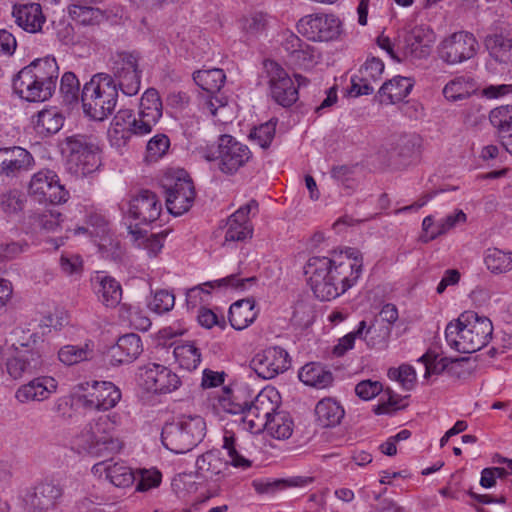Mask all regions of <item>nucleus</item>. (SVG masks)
<instances>
[{"instance_id":"69168bd1","label":"nucleus","mask_w":512,"mask_h":512,"mask_svg":"<svg viewBox=\"0 0 512 512\" xmlns=\"http://www.w3.org/2000/svg\"><path fill=\"white\" fill-rule=\"evenodd\" d=\"M158 122L151 120L149 117L144 114L138 113L136 119L131 122V128H127V130L136 136H145L152 132L153 126H155Z\"/></svg>"},{"instance_id":"c9c22d12","label":"nucleus","mask_w":512,"mask_h":512,"mask_svg":"<svg viewBox=\"0 0 512 512\" xmlns=\"http://www.w3.org/2000/svg\"><path fill=\"white\" fill-rule=\"evenodd\" d=\"M414 82L411 78L396 76L383 83L379 89L381 96H386L390 103L402 101L411 92Z\"/></svg>"},{"instance_id":"6ab92c4d","label":"nucleus","mask_w":512,"mask_h":512,"mask_svg":"<svg viewBox=\"0 0 512 512\" xmlns=\"http://www.w3.org/2000/svg\"><path fill=\"white\" fill-rule=\"evenodd\" d=\"M121 399V392L111 382H95L92 391L79 398L87 409L109 410L117 405Z\"/></svg>"},{"instance_id":"2eb2a0df","label":"nucleus","mask_w":512,"mask_h":512,"mask_svg":"<svg viewBox=\"0 0 512 512\" xmlns=\"http://www.w3.org/2000/svg\"><path fill=\"white\" fill-rule=\"evenodd\" d=\"M218 167L225 173L232 175L243 167L252 157L248 146L238 142L232 136L224 134L218 140Z\"/></svg>"},{"instance_id":"6e6552de","label":"nucleus","mask_w":512,"mask_h":512,"mask_svg":"<svg viewBox=\"0 0 512 512\" xmlns=\"http://www.w3.org/2000/svg\"><path fill=\"white\" fill-rule=\"evenodd\" d=\"M139 58V54L134 52H119L111 59V76L117 88L127 96L136 95L140 90L142 71Z\"/></svg>"},{"instance_id":"774afa93","label":"nucleus","mask_w":512,"mask_h":512,"mask_svg":"<svg viewBox=\"0 0 512 512\" xmlns=\"http://www.w3.org/2000/svg\"><path fill=\"white\" fill-rule=\"evenodd\" d=\"M266 25L267 18L263 13H254L243 19V29L251 35L262 32Z\"/></svg>"},{"instance_id":"09e8293b","label":"nucleus","mask_w":512,"mask_h":512,"mask_svg":"<svg viewBox=\"0 0 512 512\" xmlns=\"http://www.w3.org/2000/svg\"><path fill=\"white\" fill-rule=\"evenodd\" d=\"M419 361L423 362L425 365V378H428L431 375H439L443 372L448 374L450 364V358L448 357H442L438 360V354L432 351H427L420 357Z\"/></svg>"},{"instance_id":"f257e3e1","label":"nucleus","mask_w":512,"mask_h":512,"mask_svg":"<svg viewBox=\"0 0 512 512\" xmlns=\"http://www.w3.org/2000/svg\"><path fill=\"white\" fill-rule=\"evenodd\" d=\"M362 266L360 252L349 248L345 252H333L332 257H310L304 266V273L315 297L321 301H330L357 282Z\"/></svg>"},{"instance_id":"423d86ee","label":"nucleus","mask_w":512,"mask_h":512,"mask_svg":"<svg viewBox=\"0 0 512 512\" xmlns=\"http://www.w3.org/2000/svg\"><path fill=\"white\" fill-rule=\"evenodd\" d=\"M21 333L23 335L12 344L13 354L6 362L7 372L13 379L36 374L45 365L40 351V337L36 333H31L28 337L24 331Z\"/></svg>"},{"instance_id":"a211bd4d","label":"nucleus","mask_w":512,"mask_h":512,"mask_svg":"<svg viewBox=\"0 0 512 512\" xmlns=\"http://www.w3.org/2000/svg\"><path fill=\"white\" fill-rule=\"evenodd\" d=\"M62 495L63 488L58 482L45 480L26 496V503L34 512H48L56 507Z\"/></svg>"},{"instance_id":"49530a36","label":"nucleus","mask_w":512,"mask_h":512,"mask_svg":"<svg viewBox=\"0 0 512 512\" xmlns=\"http://www.w3.org/2000/svg\"><path fill=\"white\" fill-rule=\"evenodd\" d=\"M377 323L376 319L371 326L366 327L361 338L370 348L384 347L391 334L390 326L377 325Z\"/></svg>"},{"instance_id":"58836bf2","label":"nucleus","mask_w":512,"mask_h":512,"mask_svg":"<svg viewBox=\"0 0 512 512\" xmlns=\"http://www.w3.org/2000/svg\"><path fill=\"white\" fill-rule=\"evenodd\" d=\"M94 345L87 341L82 346L65 345L58 351L59 360L68 366L90 360L93 357Z\"/></svg>"},{"instance_id":"20e7f679","label":"nucleus","mask_w":512,"mask_h":512,"mask_svg":"<svg viewBox=\"0 0 512 512\" xmlns=\"http://www.w3.org/2000/svg\"><path fill=\"white\" fill-rule=\"evenodd\" d=\"M118 90L111 74H95L89 82L85 83L81 92L85 115L95 121L108 118L115 110Z\"/></svg>"},{"instance_id":"680f3d73","label":"nucleus","mask_w":512,"mask_h":512,"mask_svg":"<svg viewBox=\"0 0 512 512\" xmlns=\"http://www.w3.org/2000/svg\"><path fill=\"white\" fill-rule=\"evenodd\" d=\"M443 94L446 99L450 101H457L465 99L468 96L469 92L466 89L464 80L462 78H457L451 80L445 85L443 89Z\"/></svg>"},{"instance_id":"4be33fe9","label":"nucleus","mask_w":512,"mask_h":512,"mask_svg":"<svg viewBox=\"0 0 512 512\" xmlns=\"http://www.w3.org/2000/svg\"><path fill=\"white\" fill-rule=\"evenodd\" d=\"M258 203L256 200H251L249 203L241 206L235 213H233L227 221V230L225 233V241L242 242L251 239L253 235V227L249 220V213L252 208H257Z\"/></svg>"},{"instance_id":"393cba45","label":"nucleus","mask_w":512,"mask_h":512,"mask_svg":"<svg viewBox=\"0 0 512 512\" xmlns=\"http://www.w3.org/2000/svg\"><path fill=\"white\" fill-rule=\"evenodd\" d=\"M22 69L29 74V76H25V80L28 81L33 77L53 94L56 89V81L59 73L55 58L45 57L35 59Z\"/></svg>"},{"instance_id":"473e14b6","label":"nucleus","mask_w":512,"mask_h":512,"mask_svg":"<svg viewBox=\"0 0 512 512\" xmlns=\"http://www.w3.org/2000/svg\"><path fill=\"white\" fill-rule=\"evenodd\" d=\"M102 470L106 473V478L116 487H129L136 479L131 468L124 464L106 465L105 460L94 464L93 471L98 473Z\"/></svg>"},{"instance_id":"4d7b16f0","label":"nucleus","mask_w":512,"mask_h":512,"mask_svg":"<svg viewBox=\"0 0 512 512\" xmlns=\"http://www.w3.org/2000/svg\"><path fill=\"white\" fill-rule=\"evenodd\" d=\"M466 221V214L462 210H457L454 214L448 215L439 223L435 230L431 231L430 236L425 240L431 241L439 235L445 234L447 231L455 227L457 223Z\"/></svg>"},{"instance_id":"39448f33","label":"nucleus","mask_w":512,"mask_h":512,"mask_svg":"<svg viewBox=\"0 0 512 512\" xmlns=\"http://www.w3.org/2000/svg\"><path fill=\"white\" fill-rule=\"evenodd\" d=\"M206 423L198 415H182L166 423L162 428L163 445L173 453L183 454L191 451L204 438Z\"/></svg>"},{"instance_id":"603ef678","label":"nucleus","mask_w":512,"mask_h":512,"mask_svg":"<svg viewBox=\"0 0 512 512\" xmlns=\"http://www.w3.org/2000/svg\"><path fill=\"white\" fill-rule=\"evenodd\" d=\"M384 71V63L376 57H371L366 60L359 70L360 81L368 83L377 82Z\"/></svg>"},{"instance_id":"7c9ffc66","label":"nucleus","mask_w":512,"mask_h":512,"mask_svg":"<svg viewBox=\"0 0 512 512\" xmlns=\"http://www.w3.org/2000/svg\"><path fill=\"white\" fill-rule=\"evenodd\" d=\"M255 300L245 298L236 301L229 309V322L235 330H243L256 319Z\"/></svg>"},{"instance_id":"dca6fc26","label":"nucleus","mask_w":512,"mask_h":512,"mask_svg":"<svg viewBox=\"0 0 512 512\" xmlns=\"http://www.w3.org/2000/svg\"><path fill=\"white\" fill-rule=\"evenodd\" d=\"M250 366L259 377L273 379L289 369V354L281 347H269L255 354Z\"/></svg>"},{"instance_id":"f03ea898","label":"nucleus","mask_w":512,"mask_h":512,"mask_svg":"<svg viewBox=\"0 0 512 512\" xmlns=\"http://www.w3.org/2000/svg\"><path fill=\"white\" fill-rule=\"evenodd\" d=\"M493 325L487 317L465 311L448 323L445 338L448 345L460 353H474L486 346L492 337Z\"/></svg>"},{"instance_id":"9d476101","label":"nucleus","mask_w":512,"mask_h":512,"mask_svg":"<svg viewBox=\"0 0 512 512\" xmlns=\"http://www.w3.org/2000/svg\"><path fill=\"white\" fill-rule=\"evenodd\" d=\"M264 68L268 78L270 95L273 100L283 106H292L299 97L298 87L285 69L274 60H265Z\"/></svg>"},{"instance_id":"4468645a","label":"nucleus","mask_w":512,"mask_h":512,"mask_svg":"<svg viewBox=\"0 0 512 512\" xmlns=\"http://www.w3.org/2000/svg\"><path fill=\"white\" fill-rule=\"evenodd\" d=\"M164 183L167 210L175 216L187 212L193 205L195 199V188L188 176H178L175 179Z\"/></svg>"},{"instance_id":"13d9d810","label":"nucleus","mask_w":512,"mask_h":512,"mask_svg":"<svg viewBox=\"0 0 512 512\" xmlns=\"http://www.w3.org/2000/svg\"><path fill=\"white\" fill-rule=\"evenodd\" d=\"M257 281L255 276L239 279L235 274L229 275L225 278L216 281H210L204 284V286H209L214 288L215 286H231L236 289L244 290L248 285H253Z\"/></svg>"},{"instance_id":"0eeeda50","label":"nucleus","mask_w":512,"mask_h":512,"mask_svg":"<svg viewBox=\"0 0 512 512\" xmlns=\"http://www.w3.org/2000/svg\"><path fill=\"white\" fill-rule=\"evenodd\" d=\"M68 169L77 176H86L101 165L99 147L91 136L73 135L64 141Z\"/></svg>"},{"instance_id":"2f4dec72","label":"nucleus","mask_w":512,"mask_h":512,"mask_svg":"<svg viewBox=\"0 0 512 512\" xmlns=\"http://www.w3.org/2000/svg\"><path fill=\"white\" fill-rule=\"evenodd\" d=\"M298 376L305 385L318 389L330 386L334 380L332 372L318 363L304 365Z\"/></svg>"},{"instance_id":"f3484780","label":"nucleus","mask_w":512,"mask_h":512,"mask_svg":"<svg viewBox=\"0 0 512 512\" xmlns=\"http://www.w3.org/2000/svg\"><path fill=\"white\" fill-rule=\"evenodd\" d=\"M162 211V205L156 193L142 189L132 195L128 201L126 215L139 224H149L156 221Z\"/></svg>"},{"instance_id":"a18cd8bd","label":"nucleus","mask_w":512,"mask_h":512,"mask_svg":"<svg viewBox=\"0 0 512 512\" xmlns=\"http://www.w3.org/2000/svg\"><path fill=\"white\" fill-rule=\"evenodd\" d=\"M489 119L497 129L499 138L512 133V106L505 105L494 108L490 112Z\"/></svg>"},{"instance_id":"864d4df0","label":"nucleus","mask_w":512,"mask_h":512,"mask_svg":"<svg viewBox=\"0 0 512 512\" xmlns=\"http://www.w3.org/2000/svg\"><path fill=\"white\" fill-rule=\"evenodd\" d=\"M275 130L276 122L270 120L258 127H255L250 132V138L256 141L261 148L266 149L270 146L275 136Z\"/></svg>"},{"instance_id":"79ce46f5","label":"nucleus","mask_w":512,"mask_h":512,"mask_svg":"<svg viewBox=\"0 0 512 512\" xmlns=\"http://www.w3.org/2000/svg\"><path fill=\"white\" fill-rule=\"evenodd\" d=\"M138 113L144 114L151 120L158 122L162 117L163 107L159 93L154 88L147 89L139 103Z\"/></svg>"},{"instance_id":"e433bc0d","label":"nucleus","mask_w":512,"mask_h":512,"mask_svg":"<svg viewBox=\"0 0 512 512\" xmlns=\"http://www.w3.org/2000/svg\"><path fill=\"white\" fill-rule=\"evenodd\" d=\"M63 116L56 109H44L33 117L34 129L38 134L51 135L63 126Z\"/></svg>"},{"instance_id":"de8ad7c7","label":"nucleus","mask_w":512,"mask_h":512,"mask_svg":"<svg viewBox=\"0 0 512 512\" xmlns=\"http://www.w3.org/2000/svg\"><path fill=\"white\" fill-rule=\"evenodd\" d=\"M476 368V359L470 357L450 358L448 375L458 380H466L474 374Z\"/></svg>"},{"instance_id":"f8f14e48","label":"nucleus","mask_w":512,"mask_h":512,"mask_svg":"<svg viewBox=\"0 0 512 512\" xmlns=\"http://www.w3.org/2000/svg\"><path fill=\"white\" fill-rule=\"evenodd\" d=\"M478 41L472 33L460 31L445 38L439 45L438 54L442 61L454 65L473 58Z\"/></svg>"},{"instance_id":"c756f323","label":"nucleus","mask_w":512,"mask_h":512,"mask_svg":"<svg viewBox=\"0 0 512 512\" xmlns=\"http://www.w3.org/2000/svg\"><path fill=\"white\" fill-rule=\"evenodd\" d=\"M229 465L230 463L223 460L221 452L216 449L203 453L196 460L197 474L210 479L223 476Z\"/></svg>"},{"instance_id":"1a4fd4ad","label":"nucleus","mask_w":512,"mask_h":512,"mask_svg":"<svg viewBox=\"0 0 512 512\" xmlns=\"http://www.w3.org/2000/svg\"><path fill=\"white\" fill-rule=\"evenodd\" d=\"M277 393L272 390L261 391L246 407L242 422L251 433L259 434L265 430L272 416L278 410Z\"/></svg>"},{"instance_id":"c85d7f7f","label":"nucleus","mask_w":512,"mask_h":512,"mask_svg":"<svg viewBox=\"0 0 512 512\" xmlns=\"http://www.w3.org/2000/svg\"><path fill=\"white\" fill-rule=\"evenodd\" d=\"M25 76H29L28 72L21 69L13 79V89L22 99L29 102H41L52 96L50 90H47L33 77L27 81Z\"/></svg>"},{"instance_id":"412c9836","label":"nucleus","mask_w":512,"mask_h":512,"mask_svg":"<svg viewBox=\"0 0 512 512\" xmlns=\"http://www.w3.org/2000/svg\"><path fill=\"white\" fill-rule=\"evenodd\" d=\"M147 390L154 393H170L176 390L181 381L177 374L160 364H150L143 374Z\"/></svg>"},{"instance_id":"7ed1b4c3","label":"nucleus","mask_w":512,"mask_h":512,"mask_svg":"<svg viewBox=\"0 0 512 512\" xmlns=\"http://www.w3.org/2000/svg\"><path fill=\"white\" fill-rule=\"evenodd\" d=\"M120 423L121 417L117 413L102 415L81 430L75 444L93 457L108 458L121 449V442L112 435Z\"/></svg>"},{"instance_id":"8fccbe9b","label":"nucleus","mask_w":512,"mask_h":512,"mask_svg":"<svg viewBox=\"0 0 512 512\" xmlns=\"http://www.w3.org/2000/svg\"><path fill=\"white\" fill-rule=\"evenodd\" d=\"M80 83L76 75L72 72H66L63 74L60 82V91L63 97V101L66 104H74L79 99Z\"/></svg>"},{"instance_id":"9b49d317","label":"nucleus","mask_w":512,"mask_h":512,"mask_svg":"<svg viewBox=\"0 0 512 512\" xmlns=\"http://www.w3.org/2000/svg\"><path fill=\"white\" fill-rule=\"evenodd\" d=\"M29 195L39 203L60 204L66 202L68 192L60 184L58 175L52 170L35 173L29 183Z\"/></svg>"},{"instance_id":"a878e982","label":"nucleus","mask_w":512,"mask_h":512,"mask_svg":"<svg viewBox=\"0 0 512 512\" xmlns=\"http://www.w3.org/2000/svg\"><path fill=\"white\" fill-rule=\"evenodd\" d=\"M143 351V345L139 335L129 333L121 336L117 343L112 346L107 356L112 365L131 363L139 357Z\"/></svg>"},{"instance_id":"b1692460","label":"nucleus","mask_w":512,"mask_h":512,"mask_svg":"<svg viewBox=\"0 0 512 512\" xmlns=\"http://www.w3.org/2000/svg\"><path fill=\"white\" fill-rule=\"evenodd\" d=\"M283 50L287 53L288 61L298 67H309L315 62L314 47L304 42L299 36L292 32H286L281 43Z\"/></svg>"},{"instance_id":"3c124183","label":"nucleus","mask_w":512,"mask_h":512,"mask_svg":"<svg viewBox=\"0 0 512 512\" xmlns=\"http://www.w3.org/2000/svg\"><path fill=\"white\" fill-rule=\"evenodd\" d=\"M421 139L417 135L401 137L395 148V153L402 159L412 158L419 153Z\"/></svg>"},{"instance_id":"4c0bfd02","label":"nucleus","mask_w":512,"mask_h":512,"mask_svg":"<svg viewBox=\"0 0 512 512\" xmlns=\"http://www.w3.org/2000/svg\"><path fill=\"white\" fill-rule=\"evenodd\" d=\"M226 75L222 69L213 68L194 72L193 80L204 91L215 94L224 85Z\"/></svg>"},{"instance_id":"338daca9","label":"nucleus","mask_w":512,"mask_h":512,"mask_svg":"<svg viewBox=\"0 0 512 512\" xmlns=\"http://www.w3.org/2000/svg\"><path fill=\"white\" fill-rule=\"evenodd\" d=\"M382 391V384L378 381L364 380L355 387V393L363 400H370Z\"/></svg>"},{"instance_id":"5fc2aeb1","label":"nucleus","mask_w":512,"mask_h":512,"mask_svg":"<svg viewBox=\"0 0 512 512\" xmlns=\"http://www.w3.org/2000/svg\"><path fill=\"white\" fill-rule=\"evenodd\" d=\"M223 448L227 450L230 457V465L235 468L247 469L251 467L252 461L242 456L235 447L234 435H225L223 439Z\"/></svg>"},{"instance_id":"6e6d98bb","label":"nucleus","mask_w":512,"mask_h":512,"mask_svg":"<svg viewBox=\"0 0 512 512\" xmlns=\"http://www.w3.org/2000/svg\"><path fill=\"white\" fill-rule=\"evenodd\" d=\"M175 304V296L167 290L156 291L152 300L149 302V308L157 314L169 312Z\"/></svg>"},{"instance_id":"052dcab7","label":"nucleus","mask_w":512,"mask_h":512,"mask_svg":"<svg viewBox=\"0 0 512 512\" xmlns=\"http://www.w3.org/2000/svg\"><path fill=\"white\" fill-rule=\"evenodd\" d=\"M99 9H94L87 6L73 5L69 8L70 16L84 25H91L98 17Z\"/></svg>"},{"instance_id":"bf43d9fd","label":"nucleus","mask_w":512,"mask_h":512,"mask_svg":"<svg viewBox=\"0 0 512 512\" xmlns=\"http://www.w3.org/2000/svg\"><path fill=\"white\" fill-rule=\"evenodd\" d=\"M365 328L366 322L361 321L356 331L348 333L339 340V343L333 349V353L336 356H342L346 351L353 348L355 339L362 338Z\"/></svg>"},{"instance_id":"a19ab883","label":"nucleus","mask_w":512,"mask_h":512,"mask_svg":"<svg viewBox=\"0 0 512 512\" xmlns=\"http://www.w3.org/2000/svg\"><path fill=\"white\" fill-rule=\"evenodd\" d=\"M484 262L487 269L494 273H506L512 269V252H504L498 248H488Z\"/></svg>"},{"instance_id":"cd10ccee","label":"nucleus","mask_w":512,"mask_h":512,"mask_svg":"<svg viewBox=\"0 0 512 512\" xmlns=\"http://www.w3.org/2000/svg\"><path fill=\"white\" fill-rule=\"evenodd\" d=\"M57 382L52 377H37L22 385L15 394L18 401H43L56 391Z\"/></svg>"},{"instance_id":"bb28decb","label":"nucleus","mask_w":512,"mask_h":512,"mask_svg":"<svg viewBox=\"0 0 512 512\" xmlns=\"http://www.w3.org/2000/svg\"><path fill=\"white\" fill-rule=\"evenodd\" d=\"M436 40L433 30L424 25L415 26L405 37L407 52L416 58H426Z\"/></svg>"},{"instance_id":"37998d69","label":"nucleus","mask_w":512,"mask_h":512,"mask_svg":"<svg viewBox=\"0 0 512 512\" xmlns=\"http://www.w3.org/2000/svg\"><path fill=\"white\" fill-rule=\"evenodd\" d=\"M264 431L274 438L287 439L292 435L293 421L287 412L277 410Z\"/></svg>"},{"instance_id":"ddd939ff","label":"nucleus","mask_w":512,"mask_h":512,"mask_svg":"<svg viewBox=\"0 0 512 512\" xmlns=\"http://www.w3.org/2000/svg\"><path fill=\"white\" fill-rule=\"evenodd\" d=\"M340 20L333 14H313L297 23L300 34L312 41H330L340 34Z\"/></svg>"},{"instance_id":"5701e85b","label":"nucleus","mask_w":512,"mask_h":512,"mask_svg":"<svg viewBox=\"0 0 512 512\" xmlns=\"http://www.w3.org/2000/svg\"><path fill=\"white\" fill-rule=\"evenodd\" d=\"M15 23L24 31L38 33L46 22L42 7L39 3H16L12 7Z\"/></svg>"},{"instance_id":"0e129e2a","label":"nucleus","mask_w":512,"mask_h":512,"mask_svg":"<svg viewBox=\"0 0 512 512\" xmlns=\"http://www.w3.org/2000/svg\"><path fill=\"white\" fill-rule=\"evenodd\" d=\"M0 205L5 213H17L23 209V199L17 190L9 191L1 196Z\"/></svg>"},{"instance_id":"f704fd0d","label":"nucleus","mask_w":512,"mask_h":512,"mask_svg":"<svg viewBox=\"0 0 512 512\" xmlns=\"http://www.w3.org/2000/svg\"><path fill=\"white\" fill-rule=\"evenodd\" d=\"M484 44L489 51L490 56L499 63H512V38L502 34H492L486 36Z\"/></svg>"},{"instance_id":"e2e57ef3","label":"nucleus","mask_w":512,"mask_h":512,"mask_svg":"<svg viewBox=\"0 0 512 512\" xmlns=\"http://www.w3.org/2000/svg\"><path fill=\"white\" fill-rule=\"evenodd\" d=\"M169 146V138L165 134H158L147 143L148 156L153 159H158L166 153Z\"/></svg>"},{"instance_id":"ea45409f","label":"nucleus","mask_w":512,"mask_h":512,"mask_svg":"<svg viewBox=\"0 0 512 512\" xmlns=\"http://www.w3.org/2000/svg\"><path fill=\"white\" fill-rule=\"evenodd\" d=\"M173 355L179 366L189 371L196 369L201 362L200 350L190 342L176 345Z\"/></svg>"},{"instance_id":"aec40b11","label":"nucleus","mask_w":512,"mask_h":512,"mask_svg":"<svg viewBox=\"0 0 512 512\" xmlns=\"http://www.w3.org/2000/svg\"><path fill=\"white\" fill-rule=\"evenodd\" d=\"M34 160L32 155L19 146L0 148V175L17 177L29 170Z\"/></svg>"},{"instance_id":"c03bdc74","label":"nucleus","mask_w":512,"mask_h":512,"mask_svg":"<svg viewBox=\"0 0 512 512\" xmlns=\"http://www.w3.org/2000/svg\"><path fill=\"white\" fill-rule=\"evenodd\" d=\"M98 293L106 307H116L122 299V288L118 281L110 276H103L100 281Z\"/></svg>"},{"instance_id":"72a5a7b5","label":"nucleus","mask_w":512,"mask_h":512,"mask_svg":"<svg viewBox=\"0 0 512 512\" xmlns=\"http://www.w3.org/2000/svg\"><path fill=\"white\" fill-rule=\"evenodd\" d=\"M317 421L323 427H334L340 424L344 417L343 407L332 398L320 400L315 407Z\"/></svg>"}]
</instances>
